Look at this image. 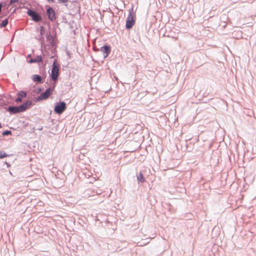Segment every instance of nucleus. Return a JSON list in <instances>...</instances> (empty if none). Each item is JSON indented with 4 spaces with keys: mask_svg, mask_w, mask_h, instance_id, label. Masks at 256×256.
Segmentation results:
<instances>
[{
    "mask_svg": "<svg viewBox=\"0 0 256 256\" xmlns=\"http://www.w3.org/2000/svg\"><path fill=\"white\" fill-rule=\"evenodd\" d=\"M54 38L53 36L51 34L50 32H48L46 34V39L48 42L50 40L52 39H53Z\"/></svg>",
    "mask_w": 256,
    "mask_h": 256,
    "instance_id": "obj_18",
    "label": "nucleus"
},
{
    "mask_svg": "<svg viewBox=\"0 0 256 256\" xmlns=\"http://www.w3.org/2000/svg\"><path fill=\"white\" fill-rule=\"evenodd\" d=\"M28 9L26 14L31 18V20L35 22H42L44 24H47L49 27L50 22L48 21L45 16H42L40 13L37 12L34 9L28 7H24Z\"/></svg>",
    "mask_w": 256,
    "mask_h": 256,
    "instance_id": "obj_1",
    "label": "nucleus"
},
{
    "mask_svg": "<svg viewBox=\"0 0 256 256\" xmlns=\"http://www.w3.org/2000/svg\"><path fill=\"white\" fill-rule=\"evenodd\" d=\"M32 105V102L28 100L18 106H10L6 108V110L10 114H14L25 112L30 109Z\"/></svg>",
    "mask_w": 256,
    "mask_h": 256,
    "instance_id": "obj_2",
    "label": "nucleus"
},
{
    "mask_svg": "<svg viewBox=\"0 0 256 256\" xmlns=\"http://www.w3.org/2000/svg\"><path fill=\"white\" fill-rule=\"evenodd\" d=\"M38 40L41 42L42 44H44V36H40Z\"/></svg>",
    "mask_w": 256,
    "mask_h": 256,
    "instance_id": "obj_21",
    "label": "nucleus"
},
{
    "mask_svg": "<svg viewBox=\"0 0 256 256\" xmlns=\"http://www.w3.org/2000/svg\"><path fill=\"white\" fill-rule=\"evenodd\" d=\"M40 36H43L46 33L45 28L44 26H40Z\"/></svg>",
    "mask_w": 256,
    "mask_h": 256,
    "instance_id": "obj_17",
    "label": "nucleus"
},
{
    "mask_svg": "<svg viewBox=\"0 0 256 256\" xmlns=\"http://www.w3.org/2000/svg\"><path fill=\"white\" fill-rule=\"evenodd\" d=\"M43 90H44V88H38V92L40 93V92Z\"/></svg>",
    "mask_w": 256,
    "mask_h": 256,
    "instance_id": "obj_26",
    "label": "nucleus"
},
{
    "mask_svg": "<svg viewBox=\"0 0 256 256\" xmlns=\"http://www.w3.org/2000/svg\"><path fill=\"white\" fill-rule=\"evenodd\" d=\"M92 48H93L94 51L96 52H98L100 50V48H98L95 46H94Z\"/></svg>",
    "mask_w": 256,
    "mask_h": 256,
    "instance_id": "obj_25",
    "label": "nucleus"
},
{
    "mask_svg": "<svg viewBox=\"0 0 256 256\" xmlns=\"http://www.w3.org/2000/svg\"><path fill=\"white\" fill-rule=\"evenodd\" d=\"M4 164L6 165V166L8 168H9L10 167V164L8 162H7L6 161H5L4 162Z\"/></svg>",
    "mask_w": 256,
    "mask_h": 256,
    "instance_id": "obj_24",
    "label": "nucleus"
},
{
    "mask_svg": "<svg viewBox=\"0 0 256 256\" xmlns=\"http://www.w3.org/2000/svg\"><path fill=\"white\" fill-rule=\"evenodd\" d=\"M46 56H48L50 58L52 56V52L50 50V48L48 50H45L44 52H43V56L44 58Z\"/></svg>",
    "mask_w": 256,
    "mask_h": 256,
    "instance_id": "obj_15",
    "label": "nucleus"
},
{
    "mask_svg": "<svg viewBox=\"0 0 256 256\" xmlns=\"http://www.w3.org/2000/svg\"><path fill=\"white\" fill-rule=\"evenodd\" d=\"M52 66L51 74H50L51 79L54 81L58 82L60 65L58 64L56 59L54 60Z\"/></svg>",
    "mask_w": 256,
    "mask_h": 256,
    "instance_id": "obj_4",
    "label": "nucleus"
},
{
    "mask_svg": "<svg viewBox=\"0 0 256 256\" xmlns=\"http://www.w3.org/2000/svg\"><path fill=\"white\" fill-rule=\"evenodd\" d=\"M2 128V124L0 123V128Z\"/></svg>",
    "mask_w": 256,
    "mask_h": 256,
    "instance_id": "obj_33",
    "label": "nucleus"
},
{
    "mask_svg": "<svg viewBox=\"0 0 256 256\" xmlns=\"http://www.w3.org/2000/svg\"><path fill=\"white\" fill-rule=\"evenodd\" d=\"M52 88H48L46 89L44 92L35 98L34 100V102H38L39 101L44 100L48 99L49 96L52 93Z\"/></svg>",
    "mask_w": 256,
    "mask_h": 256,
    "instance_id": "obj_8",
    "label": "nucleus"
},
{
    "mask_svg": "<svg viewBox=\"0 0 256 256\" xmlns=\"http://www.w3.org/2000/svg\"><path fill=\"white\" fill-rule=\"evenodd\" d=\"M67 108L66 103L64 101L56 102L54 104V112L58 114H62Z\"/></svg>",
    "mask_w": 256,
    "mask_h": 256,
    "instance_id": "obj_7",
    "label": "nucleus"
},
{
    "mask_svg": "<svg viewBox=\"0 0 256 256\" xmlns=\"http://www.w3.org/2000/svg\"><path fill=\"white\" fill-rule=\"evenodd\" d=\"M9 173L11 175V176H13L12 172H11V171L10 170H9Z\"/></svg>",
    "mask_w": 256,
    "mask_h": 256,
    "instance_id": "obj_29",
    "label": "nucleus"
},
{
    "mask_svg": "<svg viewBox=\"0 0 256 256\" xmlns=\"http://www.w3.org/2000/svg\"><path fill=\"white\" fill-rule=\"evenodd\" d=\"M30 58V59H28V62L29 64H33V63H38L40 66V68H42L44 70L45 66L46 64V62H44L42 60V57L40 55H38L36 56L34 58H31V55L28 54V58Z\"/></svg>",
    "mask_w": 256,
    "mask_h": 256,
    "instance_id": "obj_5",
    "label": "nucleus"
},
{
    "mask_svg": "<svg viewBox=\"0 0 256 256\" xmlns=\"http://www.w3.org/2000/svg\"><path fill=\"white\" fill-rule=\"evenodd\" d=\"M19 0H10V4H13L15 2H17Z\"/></svg>",
    "mask_w": 256,
    "mask_h": 256,
    "instance_id": "obj_23",
    "label": "nucleus"
},
{
    "mask_svg": "<svg viewBox=\"0 0 256 256\" xmlns=\"http://www.w3.org/2000/svg\"><path fill=\"white\" fill-rule=\"evenodd\" d=\"M59 3H64L65 6H67V4H66L68 2V0H58Z\"/></svg>",
    "mask_w": 256,
    "mask_h": 256,
    "instance_id": "obj_22",
    "label": "nucleus"
},
{
    "mask_svg": "<svg viewBox=\"0 0 256 256\" xmlns=\"http://www.w3.org/2000/svg\"><path fill=\"white\" fill-rule=\"evenodd\" d=\"M44 62H46V64L48 62V60H46L45 61H44Z\"/></svg>",
    "mask_w": 256,
    "mask_h": 256,
    "instance_id": "obj_30",
    "label": "nucleus"
},
{
    "mask_svg": "<svg viewBox=\"0 0 256 256\" xmlns=\"http://www.w3.org/2000/svg\"><path fill=\"white\" fill-rule=\"evenodd\" d=\"M27 92L24 90L18 91L17 94V98L15 100V102L17 103L21 102L22 101V98L26 97Z\"/></svg>",
    "mask_w": 256,
    "mask_h": 256,
    "instance_id": "obj_11",
    "label": "nucleus"
},
{
    "mask_svg": "<svg viewBox=\"0 0 256 256\" xmlns=\"http://www.w3.org/2000/svg\"><path fill=\"white\" fill-rule=\"evenodd\" d=\"M57 82H58L54 81V82H52L51 86L49 87L50 88H52V91L54 90Z\"/></svg>",
    "mask_w": 256,
    "mask_h": 256,
    "instance_id": "obj_20",
    "label": "nucleus"
},
{
    "mask_svg": "<svg viewBox=\"0 0 256 256\" xmlns=\"http://www.w3.org/2000/svg\"><path fill=\"white\" fill-rule=\"evenodd\" d=\"M136 178L138 183H144L146 182L145 178L142 172L136 174Z\"/></svg>",
    "mask_w": 256,
    "mask_h": 256,
    "instance_id": "obj_13",
    "label": "nucleus"
},
{
    "mask_svg": "<svg viewBox=\"0 0 256 256\" xmlns=\"http://www.w3.org/2000/svg\"><path fill=\"white\" fill-rule=\"evenodd\" d=\"M136 21V14L134 12V7L132 6L128 10V14L126 21V29L130 30L132 28Z\"/></svg>",
    "mask_w": 256,
    "mask_h": 256,
    "instance_id": "obj_3",
    "label": "nucleus"
},
{
    "mask_svg": "<svg viewBox=\"0 0 256 256\" xmlns=\"http://www.w3.org/2000/svg\"><path fill=\"white\" fill-rule=\"evenodd\" d=\"M12 132L10 130H5L2 132L3 136H8L12 135Z\"/></svg>",
    "mask_w": 256,
    "mask_h": 256,
    "instance_id": "obj_19",
    "label": "nucleus"
},
{
    "mask_svg": "<svg viewBox=\"0 0 256 256\" xmlns=\"http://www.w3.org/2000/svg\"><path fill=\"white\" fill-rule=\"evenodd\" d=\"M49 3H54V0H46Z\"/></svg>",
    "mask_w": 256,
    "mask_h": 256,
    "instance_id": "obj_27",
    "label": "nucleus"
},
{
    "mask_svg": "<svg viewBox=\"0 0 256 256\" xmlns=\"http://www.w3.org/2000/svg\"><path fill=\"white\" fill-rule=\"evenodd\" d=\"M66 52L67 55L70 57V52L68 50H67Z\"/></svg>",
    "mask_w": 256,
    "mask_h": 256,
    "instance_id": "obj_28",
    "label": "nucleus"
},
{
    "mask_svg": "<svg viewBox=\"0 0 256 256\" xmlns=\"http://www.w3.org/2000/svg\"><path fill=\"white\" fill-rule=\"evenodd\" d=\"M100 51L104 54V58H106L111 52V46L110 45L106 44L100 48Z\"/></svg>",
    "mask_w": 256,
    "mask_h": 256,
    "instance_id": "obj_10",
    "label": "nucleus"
},
{
    "mask_svg": "<svg viewBox=\"0 0 256 256\" xmlns=\"http://www.w3.org/2000/svg\"><path fill=\"white\" fill-rule=\"evenodd\" d=\"M110 90H110H106V92H108Z\"/></svg>",
    "mask_w": 256,
    "mask_h": 256,
    "instance_id": "obj_31",
    "label": "nucleus"
},
{
    "mask_svg": "<svg viewBox=\"0 0 256 256\" xmlns=\"http://www.w3.org/2000/svg\"><path fill=\"white\" fill-rule=\"evenodd\" d=\"M48 19L52 22L56 20L57 16L54 8L49 5L45 6Z\"/></svg>",
    "mask_w": 256,
    "mask_h": 256,
    "instance_id": "obj_6",
    "label": "nucleus"
},
{
    "mask_svg": "<svg viewBox=\"0 0 256 256\" xmlns=\"http://www.w3.org/2000/svg\"><path fill=\"white\" fill-rule=\"evenodd\" d=\"M32 80L38 84H42L44 82V78L38 74H34L32 78Z\"/></svg>",
    "mask_w": 256,
    "mask_h": 256,
    "instance_id": "obj_12",
    "label": "nucleus"
},
{
    "mask_svg": "<svg viewBox=\"0 0 256 256\" xmlns=\"http://www.w3.org/2000/svg\"><path fill=\"white\" fill-rule=\"evenodd\" d=\"M8 23V18H5L4 20H3L1 24H0V28H5Z\"/></svg>",
    "mask_w": 256,
    "mask_h": 256,
    "instance_id": "obj_14",
    "label": "nucleus"
},
{
    "mask_svg": "<svg viewBox=\"0 0 256 256\" xmlns=\"http://www.w3.org/2000/svg\"><path fill=\"white\" fill-rule=\"evenodd\" d=\"M42 12H43L44 14V9H43V8H42Z\"/></svg>",
    "mask_w": 256,
    "mask_h": 256,
    "instance_id": "obj_32",
    "label": "nucleus"
},
{
    "mask_svg": "<svg viewBox=\"0 0 256 256\" xmlns=\"http://www.w3.org/2000/svg\"><path fill=\"white\" fill-rule=\"evenodd\" d=\"M9 156H10L8 154L5 152L3 150H0V160Z\"/></svg>",
    "mask_w": 256,
    "mask_h": 256,
    "instance_id": "obj_16",
    "label": "nucleus"
},
{
    "mask_svg": "<svg viewBox=\"0 0 256 256\" xmlns=\"http://www.w3.org/2000/svg\"><path fill=\"white\" fill-rule=\"evenodd\" d=\"M48 42H49L51 46L50 48H49L50 50L52 52V56H50V58H53L56 57H58V55L56 54L57 52V45L54 38L53 39L50 40Z\"/></svg>",
    "mask_w": 256,
    "mask_h": 256,
    "instance_id": "obj_9",
    "label": "nucleus"
}]
</instances>
